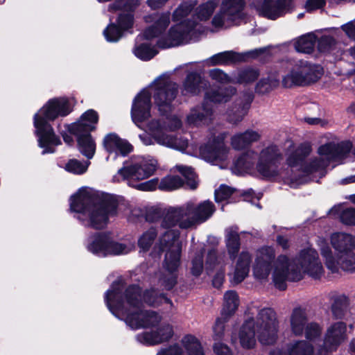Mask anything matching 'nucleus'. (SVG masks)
I'll return each mask as SVG.
<instances>
[{
    "label": "nucleus",
    "mask_w": 355,
    "mask_h": 355,
    "mask_svg": "<svg viewBox=\"0 0 355 355\" xmlns=\"http://www.w3.org/2000/svg\"><path fill=\"white\" fill-rule=\"evenodd\" d=\"M167 124L159 120L153 119L148 124L155 142L161 146L184 152L189 147L188 139L181 136H173L165 132L166 130H175L181 128L182 121L176 116L167 118Z\"/></svg>",
    "instance_id": "nucleus-17"
},
{
    "label": "nucleus",
    "mask_w": 355,
    "mask_h": 355,
    "mask_svg": "<svg viewBox=\"0 0 355 355\" xmlns=\"http://www.w3.org/2000/svg\"><path fill=\"white\" fill-rule=\"evenodd\" d=\"M350 349L352 351L355 352V338L351 342Z\"/></svg>",
    "instance_id": "nucleus-63"
},
{
    "label": "nucleus",
    "mask_w": 355,
    "mask_h": 355,
    "mask_svg": "<svg viewBox=\"0 0 355 355\" xmlns=\"http://www.w3.org/2000/svg\"><path fill=\"white\" fill-rule=\"evenodd\" d=\"M335 44L334 39L330 35H323L318 41V49L320 51L329 50Z\"/></svg>",
    "instance_id": "nucleus-52"
},
{
    "label": "nucleus",
    "mask_w": 355,
    "mask_h": 355,
    "mask_svg": "<svg viewBox=\"0 0 355 355\" xmlns=\"http://www.w3.org/2000/svg\"><path fill=\"white\" fill-rule=\"evenodd\" d=\"M352 147V143L349 141L322 145L318 150V157L307 164H303L304 159L310 154L311 149L309 145L301 146L288 157L286 162L291 168L299 167L304 175L318 173L321 177L324 175V168L331 161H339L346 157Z\"/></svg>",
    "instance_id": "nucleus-6"
},
{
    "label": "nucleus",
    "mask_w": 355,
    "mask_h": 355,
    "mask_svg": "<svg viewBox=\"0 0 355 355\" xmlns=\"http://www.w3.org/2000/svg\"><path fill=\"white\" fill-rule=\"evenodd\" d=\"M168 215L166 211L164 218L160 224V232L156 246L162 251L169 250L182 249V242L180 240V231L174 227L178 226V223H166L165 220Z\"/></svg>",
    "instance_id": "nucleus-24"
},
{
    "label": "nucleus",
    "mask_w": 355,
    "mask_h": 355,
    "mask_svg": "<svg viewBox=\"0 0 355 355\" xmlns=\"http://www.w3.org/2000/svg\"><path fill=\"white\" fill-rule=\"evenodd\" d=\"M278 244L284 249H286L288 247V240L284 236H279L277 239Z\"/></svg>",
    "instance_id": "nucleus-57"
},
{
    "label": "nucleus",
    "mask_w": 355,
    "mask_h": 355,
    "mask_svg": "<svg viewBox=\"0 0 355 355\" xmlns=\"http://www.w3.org/2000/svg\"><path fill=\"white\" fill-rule=\"evenodd\" d=\"M216 264H218L216 252L214 250H211L208 252L207 254L206 268L207 270H212L214 268H215Z\"/></svg>",
    "instance_id": "nucleus-54"
},
{
    "label": "nucleus",
    "mask_w": 355,
    "mask_h": 355,
    "mask_svg": "<svg viewBox=\"0 0 355 355\" xmlns=\"http://www.w3.org/2000/svg\"><path fill=\"white\" fill-rule=\"evenodd\" d=\"M275 258V252L272 247H263L256 252L253 265V275L257 279L266 280L268 277L272 263Z\"/></svg>",
    "instance_id": "nucleus-26"
},
{
    "label": "nucleus",
    "mask_w": 355,
    "mask_h": 355,
    "mask_svg": "<svg viewBox=\"0 0 355 355\" xmlns=\"http://www.w3.org/2000/svg\"><path fill=\"white\" fill-rule=\"evenodd\" d=\"M62 135L63 139L66 144H67L68 145H71L73 143V139L71 135H69L66 133H64V134L62 133Z\"/></svg>",
    "instance_id": "nucleus-60"
},
{
    "label": "nucleus",
    "mask_w": 355,
    "mask_h": 355,
    "mask_svg": "<svg viewBox=\"0 0 355 355\" xmlns=\"http://www.w3.org/2000/svg\"><path fill=\"white\" fill-rule=\"evenodd\" d=\"M144 123H146V128L148 130V131L150 132L152 136H150L147 132H144V133L139 135V137L140 140L141 141V142L144 145H146V146L152 145L154 144L153 140L155 141V140L153 137L152 132L149 130L148 126V124L150 123V121H148V119L146 121L141 123V126L139 128H142V125H143Z\"/></svg>",
    "instance_id": "nucleus-53"
},
{
    "label": "nucleus",
    "mask_w": 355,
    "mask_h": 355,
    "mask_svg": "<svg viewBox=\"0 0 355 355\" xmlns=\"http://www.w3.org/2000/svg\"><path fill=\"white\" fill-rule=\"evenodd\" d=\"M244 7V0H222L219 10L212 19V26L216 28H227L237 25L243 17Z\"/></svg>",
    "instance_id": "nucleus-20"
},
{
    "label": "nucleus",
    "mask_w": 355,
    "mask_h": 355,
    "mask_svg": "<svg viewBox=\"0 0 355 355\" xmlns=\"http://www.w3.org/2000/svg\"><path fill=\"white\" fill-rule=\"evenodd\" d=\"M98 119V114L93 110L85 112L80 120L71 125H67V129L77 137L80 152L88 159L93 157L96 144L89 132L95 129Z\"/></svg>",
    "instance_id": "nucleus-15"
},
{
    "label": "nucleus",
    "mask_w": 355,
    "mask_h": 355,
    "mask_svg": "<svg viewBox=\"0 0 355 355\" xmlns=\"http://www.w3.org/2000/svg\"><path fill=\"white\" fill-rule=\"evenodd\" d=\"M279 85V79L275 76H269L261 79L257 84L256 90L261 94L269 92Z\"/></svg>",
    "instance_id": "nucleus-38"
},
{
    "label": "nucleus",
    "mask_w": 355,
    "mask_h": 355,
    "mask_svg": "<svg viewBox=\"0 0 355 355\" xmlns=\"http://www.w3.org/2000/svg\"><path fill=\"white\" fill-rule=\"evenodd\" d=\"M331 243L337 254H343L350 259V264L344 265L347 269L355 268V236L345 232H335L331 235ZM344 264H346L345 263Z\"/></svg>",
    "instance_id": "nucleus-25"
},
{
    "label": "nucleus",
    "mask_w": 355,
    "mask_h": 355,
    "mask_svg": "<svg viewBox=\"0 0 355 355\" xmlns=\"http://www.w3.org/2000/svg\"><path fill=\"white\" fill-rule=\"evenodd\" d=\"M157 232L154 228H150L139 237L138 245L144 251L149 250L157 236Z\"/></svg>",
    "instance_id": "nucleus-41"
},
{
    "label": "nucleus",
    "mask_w": 355,
    "mask_h": 355,
    "mask_svg": "<svg viewBox=\"0 0 355 355\" xmlns=\"http://www.w3.org/2000/svg\"><path fill=\"white\" fill-rule=\"evenodd\" d=\"M341 182L343 184H348V183L355 182V175H351L348 178H346L342 180Z\"/></svg>",
    "instance_id": "nucleus-61"
},
{
    "label": "nucleus",
    "mask_w": 355,
    "mask_h": 355,
    "mask_svg": "<svg viewBox=\"0 0 355 355\" xmlns=\"http://www.w3.org/2000/svg\"><path fill=\"white\" fill-rule=\"evenodd\" d=\"M236 89L232 87L218 90L207 92L204 102L191 109L186 116V123L189 127H199L208 125L213 120L214 110L209 103H226L235 94Z\"/></svg>",
    "instance_id": "nucleus-12"
},
{
    "label": "nucleus",
    "mask_w": 355,
    "mask_h": 355,
    "mask_svg": "<svg viewBox=\"0 0 355 355\" xmlns=\"http://www.w3.org/2000/svg\"><path fill=\"white\" fill-rule=\"evenodd\" d=\"M350 54L355 58V46L349 49Z\"/></svg>",
    "instance_id": "nucleus-64"
},
{
    "label": "nucleus",
    "mask_w": 355,
    "mask_h": 355,
    "mask_svg": "<svg viewBox=\"0 0 355 355\" xmlns=\"http://www.w3.org/2000/svg\"><path fill=\"white\" fill-rule=\"evenodd\" d=\"M304 120L307 123L311 125L319 124L320 122V119L318 118L307 117L305 118Z\"/></svg>",
    "instance_id": "nucleus-58"
},
{
    "label": "nucleus",
    "mask_w": 355,
    "mask_h": 355,
    "mask_svg": "<svg viewBox=\"0 0 355 355\" xmlns=\"http://www.w3.org/2000/svg\"><path fill=\"white\" fill-rule=\"evenodd\" d=\"M103 145L108 153L107 160L109 162L124 157L132 150V146L116 134L111 133L106 135L103 140Z\"/></svg>",
    "instance_id": "nucleus-27"
},
{
    "label": "nucleus",
    "mask_w": 355,
    "mask_h": 355,
    "mask_svg": "<svg viewBox=\"0 0 355 355\" xmlns=\"http://www.w3.org/2000/svg\"><path fill=\"white\" fill-rule=\"evenodd\" d=\"M304 273L314 278L320 277L323 273V268L318 253L313 248L302 250L299 256L293 260L284 255L279 256L272 273L273 282L277 288L284 290L286 281H299Z\"/></svg>",
    "instance_id": "nucleus-5"
},
{
    "label": "nucleus",
    "mask_w": 355,
    "mask_h": 355,
    "mask_svg": "<svg viewBox=\"0 0 355 355\" xmlns=\"http://www.w3.org/2000/svg\"><path fill=\"white\" fill-rule=\"evenodd\" d=\"M225 133H220L209 138L199 148L200 157L211 163L226 160L230 150L225 143Z\"/></svg>",
    "instance_id": "nucleus-23"
},
{
    "label": "nucleus",
    "mask_w": 355,
    "mask_h": 355,
    "mask_svg": "<svg viewBox=\"0 0 355 355\" xmlns=\"http://www.w3.org/2000/svg\"><path fill=\"white\" fill-rule=\"evenodd\" d=\"M110 10H120L117 19V24H110L103 31V35L107 42H117L122 36L123 31L128 30L133 25L132 6L129 4H123L119 1L110 5L109 7Z\"/></svg>",
    "instance_id": "nucleus-21"
},
{
    "label": "nucleus",
    "mask_w": 355,
    "mask_h": 355,
    "mask_svg": "<svg viewBox=\"0 0 355 355\" xmlns=\"http://www.w3.org/2000/svg\"><path fill=\"white\" fill-rule=\"evenodd\" d=\"M347 339V326L343 322H336L327 329L324 340L323 351L326 355L328 351L334 350Z\"/></svg>",
    "instance_id": "nucleus-28"
},
{
    "label": "nucleus",
    "mask_w": 355,
    "mask_h": 355,
    "mask_svg": "<svg viewBox=\"0 0 355 355\" xmlns=\"http://www.w3.org/2000/svg\"><path fill=\"white\" fill-rule=\"evenodd\" d=\"M178 85L168 76L162 75L156 78L148 88L143 89L134 99L131 116L138 126L150 117L151 94L154 102L162 114L171 111L178 94Z\"/></svg>",
    "instance_id": "nucleus-3"
},
{
    "label": "nucleus",
    "mask_w": 355,
    "mask_h": 355,
    "mask_svg": "<svg viewBox=\"0 0 355 355\" xmlns=\"http://www.w3.org/2000/svg\"><path fill=\"white\" fill-rule=\"evenodd\" d=\"M316 38L313 34H307L297 39L295 42V49L297 51L311 53L315 44Z\"/></svg>",
    "instance_id": "nucleus-36"
},
{
    "label": "nucleus",
    "mask_w": 355,
    "mask_h": 355,
    "mask_svg": "<svg viewBox=\"0 0 355 355\" xmlns=\"http://www.w3.org/2000/svg\"><path fill=\"white\" fill-rule=\"evenodd\" d=\"M171 207L166 208L164 209H162L158 207H150L149 208L146 213V219L147 221L150 223H155L160 220L162 222V219L164 218L165 214L167 210Z\"/></svg>",
    "instance_id": "nucleus-44"
},
{
    "label": "nucleus",
    "mask_w": 355,
    "mask_h": 355,
    "mask_svg": "<svg viewBox=\"0 0 355 355\" xmlns=\"http://www.w3.org/2000/svg\"><path fill=\"white\" fill-rule=\"evenodd\" d=\"M191 272L195 276H199L203 269L202 253L196 254L192 259Z\"/></svg>",
    "instance_id": "nucleus-51"
},
{
    "label": "nucleus",
    "mask_w": 355,
    "mask_h": 355,
    "mask_svg": "<svg viewBox=\"0 0 355 355\" xmlns=\"http://www.w3.org/2000/svg\"><path fill=\"white\" fill-rule=\"evenodd\" d=\"M341 28L350 39L355 40V20L343 25Z\"/></svg>",
    "instance_id": "nucleus-55"
},
{
    "label": "nucleus",
    "mask_w": 355,
    "mask_h": 355,
    "mask_svg": "<svg viewBox=\"0 0 355 355\" xmlns=\"http://www.w3.org/2000/svg\"><path fill=\"white\" fill-rule=\"evenodd\" d=\"M348 306V299L345 295H337L333 297L331 310L336 318H342Z\"/></svg>",
    "instance_id": "nucleus-37"
},
{
    "label": "nucleus",
    "mask_w": 355,
    "mask_h": 355,
    "mask_svg": "<svg viewBox=\"0 0 355 355\" xmlns=\"http://www.w3.org/2000/svg\"><path fill=\"white\" fill-rule=\"evenodd\" d=\"M71 111L69 101L66 98H54L48 101L34 115L33 123L38 137L39 146L44 148L42 154L53 153L52 146L60 144V140L55 135L48 121L66 116Z\"/></svg>",
    "instance_id": "nucleus-8"
},
{
    "label": "nucleus",
    "mask_w": 355,
    "mask_h": 355,
    "mask_svg": "<svg viewBox=\"0 0 355 355\" xmlns=\"http://www.w3.org/2000/svg\"><path fill=\"white\" fill-rule=\"evenodd\" d=\"M70 209L78 214L76 218L85 226L103 229L110 218L119 214L121 206L112 195L90 194L80 189L71 198Z\"/></svg>",
    "instance_id": "nucleus-2"
},
{
    "label": "nucleus",
    "mask_w": 355,
    "mask_h": 355,
    "mask_svg": "<svg viewBox=\"0 0 355 355\" xmlns=\"http://www.w3.org/2000/svg\"><path fill=\"white\" fill-rule=\"evenodd\" d=\"M209 77L216 82L219 83H228L234 82L232 80L227 74L225 73L222 70L219 69H213L209 71Z\"/></svg>",
    "instance_id": "nucleus-47"
},
{
    "label": "nucleus",
    "mask_w": 355,
    "mask_h": 355,
    "mask_svg": "<svg viewBox=\"0 0 355 355\" xmlns=\"http://www.w3.org/2000/svg\"><path fill=\"white\" fill-rule=\"evenodd\" d=\"M324 4V0H308L306 3V8L308 10H313L322 8Z\"/></svg>",
    "instance_id": "nucleus-56"
},
{
    "label": "nucleus",
    "mask_w": 355,
    "mask_h": 355,
    "mask_svg": "<svg viewBox=\"0 0 355 355\" xmlns=\"http://www.w3.org/2000/svg\"><path fill=\"white\" fill-rule=\"evenodd\" d=\"M123 291V284L114 282L105 294L106 304L116 318L133 329L154 327L161 321V316L155 311L142 309L144 303L157 306L164 302L172 306L169 299L154 289L146 290L141 295V288L132 285Z\"/></svg>",
    "instance_id": "nucleus-1"
},
{
    "label": "nucleus",
    "mask_w": 355,
    "mask_h": 355,
    "mask_svg": "<svg viewBox=\"0 0 355 355\" xmlns=\"http://www.w3.org/2000/svg\"><path fill=\"white\" fill-rule=\"evenodd\" d=\"M247 113V107L244 105L239 106L236 110H231L228 114V119L230 123L236 124L242 121Z\"/></svg>",
    "instance_id": "nucleus-46"
},
{
    "label": "nucleus",
    "mask_w": 355,
    "mask_h": 355,
    "mask_svg": "<svg viewBox=\"0 0 355 355\" xmlns=\"http://www.w3.org/2000/svg\"><path fill=\"white\" fill-rule=\"evenodd\" d=\"M217 3L214 1H208L200 5L196 10V15L200 21H206L209 19L214 12Z\"/></svg>",
    "instance_id": "nucleus-40"
},
{
    "label": "nucleus",
    "mask_w": 355,
    "mask_h": 355,
    "mask_svg": "<svg viewBox=\"0 0 355 355\" xmlns=\"http://www.w3.org/2000/svg\"><path fill=\"white\" fill-rule=\"evenodd\" d=\"M340 220L347 225H355V209L347 208L340 214Z\"/></svg>",
    "instance_id": "nucleus-50"
},
{
    "label": "nucleus",
    "mask_w": 355,
    "mask_h": 355,
    "mask_svg": "<svg viewBox=\"0 0 355 355\" xmlns=\"http://www.w3.org/2000/svg\"><path fill=\"white\" fill-rule=\"evenodd\" d=\"M239 305V299L237 293L233 291H228L224 294L223 306L221 314L225 318L232 315Z\"/></svg>",
    "instance_id": "nucleus-35"
},
{
    "label": "nucleus",
    "mask_w": 355,
    "mask_h": 355,
    "mask_svg": "<svg viewBox=\"0 0 355 355\" xmlns=\"http://www.w3.org/2000/svg\"><path fill=\"white\" fill-rule=\"evenodd\" d=\"M261 138L259 130L247 129L244 132H238L230 137V145L236 150H242L258 142Z\"/></svg>",
    "instance_id": "nucleus-32"
},
{
    "label": "nucleus",
    "mask_w": 355,
    "mask_h": 355,
    "mask_svg": "<svg viewBox=\"0 0 355 355\" xmlns=\"http://www.w3.org/2000/svg\"><path fill=\"white\" fill-rule=\"evenodd\" d=\"M234 190L227 186L222 185L215 191V200L221 202L227 200L233 193Z\"/></svg>",
    "instance_id": "nucleus-48"
},
{
    "label": "nucleus",
    "mask_w": 355,
    "mask_h": 355,
    "mask_svg": "<svg viewBox=\"0 0 355 355\" xmlns=\"http://www.w3.org/2000/svg\"><path fill=\"white\" fill-rule=\"evenodd\" d=\"M89 162L82 163L77 159H70L65 165V169L74 174H83L88 168Z\"/></svg>",
    "instance_id": "nucleus-45"
},
{
    "label": "nucleus",
    "mask_w": 355,
    "mask_h": 355,
    "mask_svg": "<svg viewBox=\"0 0 355 355\" xmlns=\"http://www.w3.org/2000/svg\"><path fill=\"white\" fill-rule=\"evenodd\" d=\"M322 74L323 69L320 65L300 60L282 77V83L283 87L288 88L304 86L318 81Z\"/></svg>",
    "instance_id": "nucleus-18"
},
{
    "label": "nucleus",
    "mask_w": 355,
    "mask_h": 355,
    "mask_svg": "<svg viewBox=\"0 0 355 355\" xmlns=\"http://www.w3.org/2000/svg\"><path fill=\"white\" fill-rule=\"evenodd\" d=\"M195 5L192 2H185L174 11L173 19L180 23L172 26L166 36L159 39L157 45L159 48L167 49L187 44L194 40L200 33V27L197 23L190 24L183 20L191 12Z\"/></svg>",
    "instance_id": "nucleus-11"
},
{
    "label": "nucleus",
    "mask_w": 355,
    "mask_h": 355,
    "mask_svg": "<svg viewBox=\"0 0 355 355\" xmlns=\"http://www.w3.org/2000/svg\"><path fill=\"white\" fill-rule=\"evenodd\" d=\"M207 85L202 77L196 73L187 75L183 83L182 93L183 95H196Z\"/></svg>",
    "instance_id": "nucleus-34"
},
{
    "label": "nucleus",
    "mask_w": 355,
    "mask_h": 355,
    "mask_svg": "<svg viewBox=\"0 0 355 355\" xmlns=\"http://www.w3.org/2000/svg\"><path fill=\"white\" fill-rule=\"evenodd\" d=\"M322 331V327L320 324L315 322H308L305 327L304 334L307 340H314L320 337Z\"/></svg>",
    "instance_id": "nucleus-43"
},
{
    "label": "nucleus",
    "mask_w": 355,
    "mask_h": 355,
    "mask_svg": "<svg viewBox=\"0 0 355 355\" xmlns=\"http://www.w3.org/2000/svg\"><path fill=\"white\" fill-rule=\"evenodd\" d=\"M348 111L352 113H355V102L348 107Z\"/></svg>",
    "instance_id": "nucleus-62"
},
{
    "label": "nucleus",
    "mask_w": 355,
    "mask_h": 355,
    "mask_svg": "<svg viewBox=\"0 0 355 355\" xmlns=\"http://www.w3.org/2000/svg\"><path fill=\"white\" fill-rule=\"evenodd\" d=\"M278 322L271 309H263L256 318L246 315L238 333L239 343L243 348H252L256 344V334L263 345H272L277 339Z\"/></svg>",
    "instance_id": "nucleus-7"
},
{
    "label": "nucleus",
    "mask_w": 355,
    "mask_h": 355,
    "mask_svg": "<svg viewBox=\"0 0 355 355\" xmlns=\"http://www.w3.org/2000/svg\"><path fill=\"white\" fill-rule=\"evenodd\" d=\"M157 160L150 157H132L123 162V166L119 169L114 176L116 181L126 180L128 184L141 191H153L158 186L164 191H171L180 188L182 180L178 176H166L158 184V179H152L143 183L134 184V180H142L151 176L156 170Z\"/></svg>",
    "instance_id": "nucleus-4"
},
{
    "label": "nucleus",
    "mask_w": 355,
    "mask_h": 355,
    "mask_svg": "<svg viewBox=\"0 0 355 355\" xmlns=\"http://www.w3.org/2000/svg\"><path fill=\"white\" fill-rule=\"evenodd\" d=\"M145 21L147 23H153V25L146 28L141 35L137 37L133 53L136 57L142 60H149L157 53V51L154 47H151L147 42L139 43L144 39L149 40L161 35L169 25L170 13H154L146 16Z\"/></svg>",
    "instance_id": "nucleus-13"
},
{
    "label": "nucleus",
    "mask_w": 355,
    "mask_h": 355,
    "mask_svg": "<svg viewBox=\"0 0 355 355\" xmlns=\"http://www.w3.org/2000/svg\"><path fill=\"white\" fill-rule=\"evenodd\" d=\"M258 76V71L252 69H246L238 73L237 76L234 79V82L241 84H247L254 81Z\"/></svg>",
    "instance_id": "nucleus-42"
},
{
    "label": "nucleus",
    "mask_w": 355,
    "mask_h": 355,
    "mask_svg": "<svg viewBox=\"0 0 355 355\" xmlns=\"http://www.w3.org/2000/svg\"><path fill=\"white\" fill-rule=\"evenodd\" d=\"M214 211V205L209 200L200 203L190 200L182 205L171 207L164 224L178 223L180 228L189 229L205 222Z\"/></svg>",
    "instance_id": "nucleus-10"
},
{
    "label": "nucleus",
    "mask_w": 355,
    "mask_h": 355,
    "mask_svg": "<svg viewBox=\"0 0 355 355\" xmlns=\"http://www.w3.org/2000/svg\"><path fill=\"white\" fill-rule=\"evenodd\" d=\"M225 320H222L220 318L216 320L215 325L214 327L213 338L214 343L221 342V340L223 339L225 331Z\"/></svg>",
    "instance_id": "nucleus-49"
},
{
    "label": "nucleus",
    "mask_w": 355,
    "mask_h": 355,
    "mask_svg": "<svg viewBox=\"0 0 355 355\" xmlns=\"http://www.w3.org/2000/svg\"><path fill=\"white\" fill-rule=\"evenodd\" d=\"M173 334V326L168 323H163L156 331L139 334L136 338L142 344L155 345L169 340Z\"/></svg>",
    "instance_id": "nucleus-29"
},
{
    "label": "nucleus",
    "mask_w": 355,
    "mask_h": 355,
    "mask_svg": "<svg viewBox=\"0 0 355 355\" xmlns=\"http://www.w3.org/2000/svg\"><path fill=\"white\" fill-rule=\"evenodd\" d=\"M225 244L230 259L236 258L234 271L232 282L239 284L248 275L252 263V255L248 250H243L239 254L240 250V234L236 227H230L225 230Z\"/></svg>",
    "instance_id": "nucleus-14"
},
{
    "label": "nucleus",
    "mask_w": 355,
    "mask_h": 355,
    "mask_svg": "<svg viewBox=\"0 0 355 355\" xmlns=\"http://www.w3.org/2000/svg\"><path fill=\"white\" fill-rule=\"evenodd\" d=\"M263 52V49H254L241 54L233 51H227L211 56L208 62L210 65H227L243 61L245 57L255 58Z\"/></svg>",
    "instance_id": "nucleus-30"
},
{
    "label": "nucleus",
    "mask_w": 355,
    "mask_h": 355,
    "mask_svg": "<svg viewBox=\"0 0 355 355\" xmlns=\"http://www.w3.org/2000/svg\"><path fill=\"white\" fill-rule=\"evenodd\" d=\"M175 168L184 177L187 185L191 189H196L198 186V181L193 168L182 165H178Z\"/></svg>",
    "instance_id": "nucleus-39"
},
{
    "label": "nucleus",
    "mask_w": 355,
    "mask_h": 355,
    "mask_svg": "<svg viewBox=\"0 0 355 355\" xmlns=\"http://www.w3.org/2000/svg\"><path fill=\"white\" fill-rule=\"evenodd\" d=\"M223 275H217L213 280V284L215 286H219L223 282Z\"/></svg>",
    "instance_id": "nucleus-59"
},
{
    "label": "nucleus",
    "mask_w": 355,
    "mask_h": 355,
    "mask_svg": "<svg viewBox=\"0 0 355 355\" xmlns=\"http://www.w3.org/2000/svg\"><path fill=\"white\" fill-rule=\"evenodd\" d=\"M290 329L295 336H302L308 323V316L304 309L298 307L293 310L290 316Z\"/></svg>",
    "instance_id": "nucleus-33"
},
{
    "label": "nucleus",
    "mask_w": 355,
    "mask_h": 355,
    "mask_svg": "<svg viewBox=\"0 0 355 355\" xmlns=\"http://www.w3.org/2000/svg\"><path fill=\"white\" fill-rule=\"evenodd\" d=\"M87 250L99 256L121 255L129 253L135 245L115 241L109 234H98L89 239Z\"/></svg>",
    "instance_id": "nucleus-19"
},
{
    "label": "nucleus",
    "mask_w": 355,
    "mask_h": 355,
    "mask_svg": "<svg viewBox=\"0 0 355 355\" xmlns=\"http://www.w3.org/2000/svg\"><path fill=\"white\" fill-rule=\"evenodd\" d=\"M256 164L257 172L263 178H272L282 175L279 165L283 159L279 148L273 144L263 147L258 157L254 150H248L234 162V172L238 175L249 173Z\"/></svg>",
    "instance_id": "nucleus-9"
},
{
    "label": "nucleus",
    "mask_w": 355,
    "mask_h": 355,
    "mask_svg": "<svg viewBox=\"0 0 355 355\" xmlns=\"http://www.w3.org/2000/svg\"><path fill=\"white\" fill-rule=\"evenodd\" d=\"M320 251L322 256L325 259V264L327 268L331 272H337L339 270V268H342L343 270L352 272L355 270L354 268L347 269L344 266L345 261V265L350 264V259L348 256H345L343 254H340L336 258L332 255V252L328 244L324 240H321L320 243Z\"/></svg>",
    "instance_id": "nucleus-31"
},
{
    "label": "nucleus",
    "mask_w": 355,
    "mask_h": 355,
    "mask_svg": "<svg viewBox=\"0 0 355 355\" xmlns=\"http://www.w3.org/2000/svg\"><path fill=\"white\" fill-rule=\"evenodd\" d=\"M214 355H233L225 343L216 342L213 345ZM157 355H205L200 341L195 336L185 335L180 343L161 349Z\"/></svg>",
    "instance_id": "nucleus-16"
},
{
    "label": "nucleus",
    "mask_w": 355,
    "mask_h": 355,
    "mask_svg": "<svg viewBox=\"0 0 355 355\" xmlns=\"http://www.w3.org/2000/svg\"><path fill=\"white\" fill-rule=\"evenodd\" d=\"M162 270L159 281L166 289H171L177 283L178 270L181 264L182 249L164 251Z\"/></svg>",
    "instance_id": "nucleus-22"
}]
</instances>
